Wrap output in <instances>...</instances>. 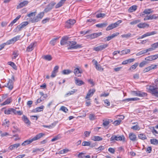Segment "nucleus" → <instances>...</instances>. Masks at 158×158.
Masks as SVG:
<instances>
[{
    "label": "nucleus",
    "mask_w": 158,
    "mask_h": 158,
    "mask_svg": "<svg viewBox=\"0 0 158 158\" xmlns=\"http://www.w3.org/2000/svg\"><path fill=\"white\" fill-rule=\"evenodd\" d=\"M45 134L43 133H40L37 135L35 136L31 139H29L24 141L21 144L22 146H26L32 142L33 141L38 140L43 136Z\"/></svg>",
    "instance_id": "nucleus-1"
},
{
    "label": "nucleus",
    "mask_w": 158,
    "mask_h": 158,
    "mask_svg": "<svg viewBox=\"0 0 158 158\" xmlns=\"http://www.w3.org/2000/svg\"><path fill=\"white\" fill-rule=\"evenodd\" d=\"M68 45L69 46L68 48V49H75L81 47L80 45L77 44V43L75 41H68Z\"/></svg>",
    "instance_id": "nucleus-2"
},
{
    "label": "nucleus",
    "mask_w": 158,
    "mask_h": 158,
    "mask_svg": "<svg viewBox=\"0 0 158 158\" xmlns=\"http://www.w3.org/2000/svg\"><path fill=\"white\" fill-rule=\"evenodd\" d=\"M28 23V22L27 21H25L22 22L14 30V32H18L19 31L22 30V29L27 26Z\"/></svg>",
    "instance_id": "nucleus-3"
},
{
    "label": "nucleus",
    "mask_w": 158,
    "mask_h": 158,
    "mask_svg": "<svg viewBox=\"0 0 158 158\" xmlns=\"http://www.w3.org/2000/svg\"><path fill=\"white\" fill-rule=\"evenodd\" d=\"M122 22L121 20H118L114 23H112L108 26L106 28V31H109L118 26L120 23Z\"/></svg>",
    "instance_id": "nucleus-4"
},
{
    "label": "nucleus",
    "mask_w": 158,
    "mask_h": 158,
    "mask_svg": "<svg viewBox=\"0 0 158 158\" xmlns=\"http://www.w3.org/2000/svg\"><path fill=\"white\" fill-rule=\"evenodd\" d=\"M15 81V78L14 76L11 77L10 79H9L8 82L7 84L6 87H7L10 90H12L13 88V83Z\"/></svg>",
    "instance_id": "nucleus-5"
},
{
    "label": "nucleus",
    "mask_w": 158,
    "mask_h": 158,
    "mask_svg": "<svg viewBox=\"0 0 158 158\" xmlns=\"http://www.w3.org/2000/svg\"><path fill=\"white\" fill-rule=\"evenodd\" d=\"M149 90L150 93L156 97H158V88L155 86H150Z\"/></svg>",
    "instance_id": "nucleus-6"
},
{
    "label": "nucleus",
    "mask_w": 158,
    "mask_h": 158,
    "mask_svg": "<svg viewBox=\"0 0 158 158\" xmlns=\"http://www.w3.org/2000/svg\"><path fill=\"white\" fill-rule=\"evenodd\" d=\"M125 138V137L123 135L120 136L118 135H113L111 136L110 139V141H121L123 140H124Z\"/></svg>",
    "instance_id": "nucleus-7"
},
{
    "label": "nucleus",
    "mask_w": 158,
    "mask_h": 158,
    "mask_svg": "<svg viewBox=\"0 0 158 158\" xmlns=\"http://www.w3.org/2000/svg\"><path fill=\"white\" fill-rule=\"evenodd\" d=\"M76 22V21L74 19H69L66 22L65 26L67 28H70Z\"/></svg>",
    "instance_id": "nucleus-8"
},
{
    "label": "nucleus",
    "mask_w": 158,
    "mask_h": 158,
    "mask_svg": "<svg viewBox=\"0 0 158 158\" xmlns=\"http://www.w3.org/2000/svg\"><path fill=\"white\" fill-rule=\"evenodd\" d=\"M56 4V3L54 2H52L47 5L44 10V12L47 13L50 11L53 7Z\"/></svg>",
    "instance_id": "nucleus-9"
},
{
    "label": "nucleus",
    "mask_w": 158,
    "mask_h": 158,
    "mask_svg": "<svg viewBox=\"0 0 158 158\" xmlns=\"http://www.w3.org/2000/svg\"><path fill=\"white\" fill-rule=\"evenodd\" d=\"M108 45L107 44L100 45L97 47H94L93 48V50L97 52L101 51L107 48L108 46Z\"/></svg>",
    "instance_id": "nucleus-10"
},
{
    "label": "nucleus",
    "mask_w": 158,
    "mask_h": 158,
    "mask_svg": "<svg viewBox=\"0 0 158 158\" xmlns=\"http://www.w3.org/2000/svg\"><path fill=\"white\" fill-rule=\"evenodd\" d=\"M102 32H99L98 33H95L93 34H92L90 35H88L86 36V37L87 38L92 39L96 38H97L98 36L102 35Z\"/></svg>",
    "instance_id": "nucleus-11"
},
{
    "label": "nucleus",
    "mask_w": 158,
    "mask_h": 158,
    "mask_svg": "<svg viewBox=\"0 0 158 158\" xmlns=\"http://www.w3.org/2000/svg\"><path fill=\"white\" fill-rule=\"evenodd\" d=\"M95 90L94 89H90L88 93L87 94L85 98L86 99H88V100H89V98L93 96L95 92Z\"/></svg>",
    "instance_id": "nucleus-12"
},
{
    "label": "nucleus",
    "mask_w": 158,
    "mask_h": 158,
    "mask_svg": "<svg viewBox=\"0 0 158 158\" xmlns=\"http://www.w3.org/2000/svg\"><path fill=\"white\" fill-rule=\"evenodd\" d=\"M69 38L67 36H65L63 37L60 41V44L61 45H64L66 44L68 45V40Z\"/></svg>",
    "instance_id": "nucleus-13"
},
{
    "label": "nucleus",
    "mask_w": 158,
    "mask_h": 158,
    "mask_svg": "<svg viewBox=\"0 0 158 158\" xmlns=\"http://www.w3.org/2000/svg\"><path fill=\"white\" fill-rule=\"evenodd\" d=\"M22 118L24 123L27 124V126H29L30 125L31 123L27 116L23 115L22 117Z\"/></svg>",
    "instance_id": "nucleus-14"
},
{
    "label": "nucleus",
    "mask_w": 158,
    "mask_h": 158,
    "mask_svg": "<svg viewBox=\"0 0 158 158\" xmlns=\"http://www.w3.org/2000/svg\"><path fill=\"white\" fill-rule=\"evenodd\" d=\"M119 34L118 32H115L112 34L111 35L106 37L105 39L107 41H109L111 39L114 38Z\"/></svg>",
    "instance_id": "nucleus-15"
},
{
    "label": "nucleus",
    "mask_w": 158,
    "mask_h": 158,
    "mask_svg": "<svg viewBox=\"0 0 158 158\" xmlns=\"http://www.w3.org/2000/svg\"><path fill=\"white\" fill-rule=\"evenodd\" d=\"M73 73L75 76L80 77L81 76V73H82V71L77 68L74 69Z\"/></svg>",
    "instance_id": "nucleus-16"
},
{
    "label": "nucleus",
    "mask_w": 158,
    "mask_h": 158,
    "mask_svg": "<svg viewBox=\"0 0 158 158\" xmlns=\"http://www.w3.org/2000/svg\"><path fill=\"white\" fill-rule=\"evenodd\" d=\"M20 37L19 36H16L12 39L7 41L6 43L7 44H10L18 40Z\"/></svg>",
    "instance_id": "nucleus-17"
},
{
    "label": "nucleus",
    "mask_w": 158,
    "mask_h": 158,
    "mask_svg": "<svg viewBox=\"0 0 158 158\" xmlns=\"http://www.w3.org/2000/svg\"><path fill=\"white\" fill-rule=\"evenodd\" d=\"M59 68L58 66H56L54 67L51 76V77H54L56 76V73L58 72Z\"/></svg>",
    "instance_id": "nucleus-18"
},
{
    "label": "nucleus",
    "mask_w": 158,
    "mask_h": 158,
    "mask_svg": "<svg viewBox=\"0 0 158 158\" xmlns=\"http://www.w3.org/2000/svg\"><path fill=\"white\" fill-rule=\"evenodd\" d=\"M74 78L75 80V83L76 85L81 86L84 84V82L83 81L80 80L76 77H74Z\"/></svg>",
    "instance_id": "nucleus-19"
},
{
    "label": "nucleus",
    "mask_w": 158,
    "mask_h": 158,
    "mask_svg": "<svg viewBox=\"0 0 158 158\" xmlns=\"http://www.w3.org/2000/svg\"><path fill=\"white\" fill-rule=\"evenodd\" d=\"M35 43H32L30 44L27 48L26 51L27 52H30L33 50L35 47Z\"/></svg>",
    "instance_id": "nucleus-20"
},
{
    "label": "nucleus",
    "mask_w": 158,
    "mask_h": 158,
    "mask_svg": "<svg viewBox=\"0 0 158 158\" xmlns=\"http://www.w3.org/2000/svg\"><path fill=\"white\" fill-rule=\"evenodd\" d=\"M129 137L130 139L133 141H135L137 140V138L136 135L133 133H129Z\"/></svg>",
    "instance_id": "nucleus-21"
},
{
    "label": "nucleus",
    "mask_w": 158,
    "mask_h": 158,
    "mask_svg": "<svg viewBox=\"0 0 158 158\" xmlns=\"http://www.w3.org/2000/svg\"><path fill=\"white\" fill-rule=\"evenodd\" d=\"M20 145V144L19 143H17L13 145H11L9 147L8 149L12 151V150H14L15 149L19 147Z\"/></svg>",
    "instance_id": "nucleus-22"
},
{
    "label": "nucleus",
    "mask_w": 158,
    "mask_h": 158,
    "mask_svg": "<svg viewBox=\"0 0 158 158\" xmlns=\"http://www.w3.org/2000/svg\"><path fill=\"white\" fill-rule=\"evenodd\" d=\"M82 146H89L92 147H93L94 146V144H91V142L90 141H84L82 143Z\"/></svg>",
    "instance_id": "nucleus-23"
},
{
    "label": "nucleus",
    "mask_w": 158,
    "mask_h": 158,
    "mask_svg": "<svg viewBox=\"0 0 158 158\" xmlns=\"http://www.w3.org/2000/svg\"><path fill=\"white\" fill-rule=\"evenodd\" d=\"M158 48V42L154 43L151 45L150 48H149V51H152Z\"/></svg>",
    "instance_id": "nucleus-24"
},
{
    "label": "nucleus",
    "mask_w": 158,
    "mask_h": 158,
    "mask_svg": "<svg viewBox=\"0 0 158 158\" xmlns=\"http://www.w3.org/2000/svg\"><path fill=\"white\" fill-rule=\"evenodd\" d=\"M28 3V2L27 1H24L22 2H20L19 5L17 6L18 8H22L27 5Z\"/></svg>",
    "instance_id": "nucleus-25"
},
{
    "label": "nucleus",
    "mask_w": 158,
    "mask_h": 158,
    "mask_svg": "<svg viewBox=\"0 0 158 158\" xmlns=\"http://www.w3.org/2000/svg\"><path fill=\"white\" fill-rule=\"evenodd\" d=\"M44 108V106L42 105L41 106L37 107L33 110V111L34 112H40L43 111V109Z\"/></svg>",
    "instance_id": "nucleus-26"
},
{
    "label": "nucleus",
    "mask_w": 158,
    "mask_h": 158,
    "mask_svg": "<svg viewBox=\"0 0 158 158\" xmlns=\"http://www.w3.org/2000/svg\"><path fill=\"white\" fill-rule=\"evenodd\" d=\"M103 125L105 127L108 126L109 123L112 122L113 121L111 119H106L105 120H103Z\"/></svg>",
    "instance_id": "nucleus-27"
},
{
    "label": "nucleus",
    "mask_w": 158,
    "mask_h": 158,
    "mask_svg": "<svg viewBox=\"0 0 158 158\" xmlns=\"http://www.w3.org/2000/svg\"><path fill=\"white\" fill-rule=\"evenodd\" d=\"M66 0H61L56 6V8H59L64 3Z\"/></svg>",
    "instance_id": "nucleus-28"
},
{
    "label": "nucleus",
    "mask_w": 158,
    "mask_h": 158,
    "mask_svg": "<svg viewBox=\"0 0 158 158\" xmlns=\"http://www.w3.org/2000/svg\"><path fill=\"white\" fill-rule=\"evenodd\" d=\"M94 64L95 65V67L97 70L98 71L103 70V69L102 67L100 65L98 64V62L97 61H95Z\"/></svg>",
    "instance_id": "nucleus-29"
},
{
    "label": "nucleus",
    "mask_w": 158,
    "mask_h": 158,
    "mask_svg": "<svg viewBox=\"0 0 158 158\" xmlns=\"http://www.w3.org/2000/svg\"><path fill=\"white\" fill-rule=\"evenodd\" d=\"M91 139L94 141H100L102 140V138L100 136H96L91 137Z\"/></svg>",
    "instance_id": "nucleus-30"
},
{
    "label": "nucleus",
    "mask_w": 158,
    "mask_h": 158,
    "mask_svg": "<svg viewBox=\"0 0 158 158\" xmlns=\"http://www.w3.org/2000/svg\"><path fill=\"white\" fill-rule=\"evenodd\" d=\"M21 16L20 15H19L18 16H17L15 19L13 20L11 22V23L9 24V26L12 27L13 25V24L15 23L18 20H19V19Z\"/></svg>",
    "instance_id": "nucleus-31"
},
{
    "label": "nucleus",
    "mask_w": 158,
    "mask_h": 158,
    "mask_svg": "<svg viewBox=\"0 0 158 158\" xmlns=\"http://www.w3.org/2000/svg\"><path fill=\"white\" fill-rule=\"evenodd\" d=\"M158 58V54L149 56V61L155 60Z\"/></svg>",
    "instance_id": "nucleus-32"
},
{
    "label": "nucleus",
    "mask_w": 158,
    "mask_h": 158,
    "mask_svg": "<svg viewBox=\"0 0 158 158\" xmlns=\"http://www.w3.org/2000/svg\"><path fill=\"white\" fill-rule=\"evenodd\" d=\"M108 25L107 23L105 22L103 23L97 24L96 25V27L99 28H102L106 27Z\"/></svg>",
    "instance_id": "nucleus-33"
},
{
    "label": "nucleus",
    "mask_w": 158,
    "mask_h": 158,
    "mask_svg": "<svg viewBox=\"0 0 158 158\" xmlns=\"http://www.w3.org/2000/svg\"><path fill=\"white\" fill-rule=\"evenodd\" d=\"M148 16V9H145L143 12L140 14V16L142 17Z\"/></svg>",
    "instance_id": "nucleus-34"
},
{
    "label": "nucleus",
    "mask_w": 158,
    "mask_h": 158,
    "mask_svg": "<svg viewBox=\"0 0 158 158\" xmlns=\"http://www.w3.org/2000/svg\"><path fill=\"white\" fill-rule=\"evenodd\" d=\"M12 101V99L11 98H8L6 100L4 101L2 104V105H5L10 104Z\"/></svg>",
    "instance_id": "nucleus-35"
},
{
    "label": "nucleus",
    "mask_w": 158,
    "mask_h": 158,
    "mask_svg": "<svg viewBox=\"0 0 158 158\" xmlns=\"http://www.w3.org/2000/svg\"><path fill=\"white\" fill-rule=\"evenodd\" d=\"M151 143L154 145H158V140L155 139H151L150 140Z\"/></svg>",
    "instance_id": "nucleus-36"
},
{
    "label": "nucleus",
    "mask_w": 158,
    "mask_h": 158,
    "mask_svg": "<svg viewBox=\"0 0 158 158\" xmlns=\"http://www.w3.org/2000/svg\"><path fill=\"white\" fill-rule=\"evenodd\" d=\"M13 110H14L13 109V108H9L8 109L4 111V113L5 114H11L12 113Z\"/></svg>",
    "instance_id": "nucleus-37"
},
{
    "label": "nucleus",
    "mask_w": 158,
    "mask_h": 158,
    "mask_svg": "<svg viewBox=\"0 0 158 158\" xmlns=\"http://www.w3.org/2000/svg\"><path fill=\"white\" fill-rule=\"evenodd\" d=\"M42 58L46 60L50 61L52 59V57L50 55H46L42 57Z\"/></svg>",
    "instance_id": "nucleus-38"
},
{
    "label": "nucleus",
    "mask_w": 158,
    "mask_h": 158,
    "mask_svg": "<svg viewBox=\"0 0 158 158\" xmlns=\"http://www.w3.org/2000/svg\"><path fill=\"white\" fill-rule=\"evenodd\" d=\"M137 9V6L134 5L131 6L128 9V11L130 12H132L135 11Z\"/></svg>",
    "instance_id": "nucleus-39"
},
{
    "label": "nucleus",
    "mask_w": 158,
    "mask_h": 158,
    "mask_svg": "<svg viewBox=\"0 0 158 158\" xmlns=\"http://www.w3.org/2000/svg\"><path fill=\"white\" fill-rule=\"evenodd\" d=\"M148 24L145 23H140L137 25V27L140 28H144L147 26Z\"/></svg>",
    "instance_id": "nucleus-40"
},
{
    "label": "nucleus",
    "mask_w": 158,
    "mask_h": 158,
    "mask_svg": "<svg viewBox=\"0 0 158 158\" xmlns=\"http://www.w3.org/2000/svg\"><path fill=\"white\" fill-rule=\"evenodd\" d=\"M139 99L138 98H129L123 100L124 101H126L127 102H129L130 101H138L139 100Z\"/></svg>",
    "instance_id": "nucleus-41"
},
{
    "label": "nucleus",
    "mask_w": 158,
    "mask_h": 158,
    "mask_svg": "<svg viewBox=\"0 0 158 158\" xmlns=\"http://www.w3.org/2000/svg\"><path fill=\"white\" fill-rule=\"evenodd\" d=\"M130 52V50L129 49H126L123 50L120 52V55H123L127 54L128 53Z\"/></svg>",
    "instance_id": "nucleus-42"
},
{
    "label": "nucleus",
    "mask_w": 158,
    "mask_h": 158,
    "mask_svg": "<svg viewBox=\"0 0 158 158\" xmlns=\"http://www.w3.org/2000/svg\"><path fill=\"white\" fill-rule=\"evenodd\" d=\"M158 15L156 14L149 15V20L155 19L158 18Z\"/></svg>",
    "instance_id": "nucleus-43"
},
{
    "label": "nucleus",
    "mask_w": 158,
    "mask_h": 158,
    "mask_svg": "<svg viewBox=\"0 0 158 158\" xmlns=\"http://www.w3.org/2000/svg\"><path fill=\"white\" fill-rule=\"evenodd\" d=\"M72 72V71L69 69H65L62 71V73L64 75H68Z\"/></svg>",
    "instance_id": "nucleus-44"
},
{
    "label": "nucleus",
    "mask_w": 158,
    "mask_h": 158,
    "mask_svg": "<svg viewBox=\"0 0 158 158\" xmlns=\"http://www.w3.org/2000/svg\"><path fill=\"white\" fill-rule=\"evenodd\" d=\"M138 64L137 63H135L134 64L132 65L130 68L129 70L132 71L136 69L138 66Z\"/></svg>",
    "instance_id": "nucleus-45"
},
{
    "label": "nucleus",
    "mask_w": 158,
    "mask_h": 158,
    "mask_svg": "<svg viewBox=\"0 0 158 158\" xmlns=\"http://www.w3.org/2000/svg\"><path fill=\"white\" fill-rule=\"evenodd\" d=\"M77 90L76 89H73L72 91H69V92L66 94L65 95V96L66 97L68 95H71L72 94H74L76 91H77Z\"/></svg>",
    "instance_id": "nucleus-46"
},
{
    "label": "nucleus",
    "mask_w": 158,
    "mask_h": 158,
    "mask_svg": "<svg viewBox=\"0 0 158 158\" xmlns=\"http://www.w3.org/2000/svg\"><path fill=\"white\" fill-rule=\"evenodd\" d=\"M131 34L130 33H128L126 34H124L123 35H121V36L123 38H124L127 39H128L130 37H131Z\"/></svg>",
    "instance_id": "nucleus-47"
},
{
    "label": "nucleus",
    "mask_w": 158,
    "mask_h": 158,
    "mask_svg": "<svg viewBox=\"0 0 158 158\" xmlns=\"http://www.w3.org/2000/svg\"><path fill=\"white\" fill-rule=\"evenodd\" d=\"M8 63L9 65L12 66L14 69H17V67L14 63L12 62H9Z\"/></svg>",
    "instance_id": "nucleus-48"
},
{
    "label": "nucleus",
    "mask_w": 158,
    "mask_h": 158,
    "mask_svg": "<svg viewBox=\"0 0 158 158\" xmlns=\"http://www.w3.org/2000/svg\"><path fill=\"white\" fill-rule=\"evenodd\" d=\"M57 39V38H54L52 39L50 42V44L53 46L56 43V40Z\"/></svg>",
    "instance_id": "nucleus-49"
},
{
    "label": "nucleus",
    "mask_w": 158,
    "mask_h": 158,
    "mask_svg": "<svg viewBox=\"0 0 158 158\" xmlns=\"http://www.w3.org/2000/svg\"><path fill=\"white\" fill-rule=\"evenodd\" d=\"M61 137L60 135H58L56 136H55L54 138H53L51 140L52 142H53L58 139H60Z\"/></svg>",
    "instance_id": "nucleus-50"
},
{
    "label": "nucleus",
    "mask_w": 158,
    "mask_h": 158,
    "mask_svg": "<svg viewBox=\"0 0 158 158\" xmlns=\"http://www.w3.org/2000/svg\"><path fill=\"white\" fill-rule=\"evenodd\" d=\"M44 12H41L40 13L38 14V15L37 16L38 18L40 20L44 16Z\"/></svg>",
    "instance_id": "nucleus-51"
},
{
    "label": "nucleus",
    "mask_w": 158,
    "mask_h": 158,
    "mask_svg": "<svg viewBox=\"0 0 158 158\" xmlns=\"http://www.w3.org/2000/svg\"><path fill=\"white\" fill-rule=\"evenodd\" d=\"M138 137L139 139H147L146 136L143 134H140L139 135Z\"/></svg>",
    "instance_id": "nucleus-52"
},
{
    "label": "nucleus",
    "mask_w": 158,
    "mask_h": 158,
    "mask_svg": "<svg viewBox=\"0 0 158 158\" xmlns=\"http://www.w3.org/2000/svg\"><path fill=\"white\" fill-rule=\"evenodd\" d=\"M106 16V14L104 13H100L96 15L97 18H103Z\"/></svg>",
    "instance_id": "nucleus-53"
},
{
    "label": "nucleus",
    "mask_w": 158,
    "mask_h": 158,
    "mask_svg": "<svg viewBox=\"0 0 158 158\" xmlns=\"http://www.w3.org/2000/svg\"><path fill=\"white\" fill-rule=\"evenodd\" d=\"M44 150V149L43 148H41L40 149L39 148H36L34 149L32 151V153H35V152H37L38 151H43Z\"/></svg>",
    "instance_id": "nucleus-54"
},
{
    "label": "nucleus",
    "mask_w": 158,
    "mask_h": 158,
    "mask_svg": "<svg viewBox=\"0 0 158 158\" xmlns=\"http://www.w3.org/2000/svg\"><path fill=\"white\" fill-rule=\"evenodd\" d=\"M148 62L147 61H143V62H141L139 65V66L140 67H143L144 65L148 64Z\"/></svg>",
    "instance_id": "nucleus-55"
},
{
    "label": "nucleus",
    "mask_w": 158,
    "mask_h": 158,
    "mask_svg": "<svg viewBox=\"0 0 158 158\" xmlns=\"http://www.w3.org/2000/svg\"><path fill=\"white\" fill-rule=\"evenodd\" d=\"M40 20L38 18L37 16H36V17L34 18L31 20V22L32 23H35L37 22Z\"/></svg>",
    "instance_id": "nucleus-56"
},
{
    "label": "nucleus",
    "mask_w": 158,
    "mask_h": 158,
    "mask_svg": "<svg viewBox=\"0 0 158 158\" xmlns=\"http://www.w3.org/2000/svg\"><path fill=\"white\" fill-rule=\"evenodd\" d=\"M140 22V20H135L133 21L130 22V24L131 25H134L135 24L138 23Z\"/></svg>",
    "instance_id": "nucleus-57"
},
{
    "label": "nucleus",
    "mask_w": 158,
    "mask_h": 158,
    "mask_svg": "<svg viewBox=\"0 0 158 158\" xmlns=\"http://www.w3.org/2000/svg\"><path fill=\"white\" fill-rule=\"evenodd\" d=\"M13 128L15 129L14 130L12 131V132L13 133H16L18 131H19V130L17 127L16 125H14L13 126Z\"/></svg>",
    "instance_id": "nucleus-58"
},
{
    "label": "nucleus",
    "mask_w": 158,
    "mask_h": 158,
    "mask_svg": "<svg viewBox=\"0 0 158 158\" xmlns=\"http://www.w3.org/2000/svg\"><path fill=\"white\" fill-rule=\"evenodd\" d=\"M121 122V119H118L116 121H115L113 123L115 126H117L119 125Z\"/></svg>",
    "instance_id": "nucleus-59"
},
{
    "label": "nucleus",
    "mask_w": 158,
    "mask_h": 158,
    "mask_svg": "<svg viewBox=\"0 0 158 158\" xmlns=\"http://www.w3.org/2000/svg\"><path fill=\"white\" fill-rule=\"evenodd\" d=\"M89 118L91 120H93L95 119V115L92 114H89Z\"/></svg>",
    "instance_id": "nucleus-60"
},
{
    "label": "nucleus",
    "mask_w": 158,
    "mask_h": 158,
    "mask_svg": "<svg viewBox=\"0 0 158 158\" xmlns=\"http://www.w3.org/2000/svg\"><path fill=\"white\" fill-rule=\"evenodd\" d=\"M104 149V147L103 146H101L98 148H96L97 152H100L102 150H103Z\"/></svg>",
    "instance_id": "nucleus-61"
},
{
    "label": "nucleus",
    "mask_w": 158,
    "mask_h": 158,
    "mask_svg": "<svg viewBox=\"0 0 158 158\" xmlns=\"http://www.w3.org/2000/svg\"><path fill=\"white\" fill-rule=\"evenodd\" d=\"M44 99L42 98V97H41L40 98L38 99L35 102V103L36 105L38 104L39 103H40L42 101L44 100Z\"/></svg>",
    "instance_id": "nucleus-62"
},
{
    "label": "nucleus",
    "mask_w": 158,
    "mask_h": 158,
    "mask_svg": "<svg viewBox=\"0 0 158 158\" xmlns=\"http://www.w3.org/2000/svg\"><path fill=\"white\" fill-rule=\"evenodd\" d=\"M35 15V12H33L28 14L27 15V16L29 17H33Z\"/></svg>",
    "instance_id": "nucleus-63"
},
{
    "label": "nucleus",
    "mask_w": 158,
    "mask_h": 158,
    "mask_svg": "<svg viewBox=\"0 0 158 158\" xmlns=\"http://www.w3.org/2000/svg\"><path fill=\"white\" fill-rule=\"evenodd\" d=\"M60 110L64 112H66L67 111H68V110L67 108L64 106H61L60 108Z\"/></svg>",
    "instance_id": "nucleus-64"
}]
</instances>
